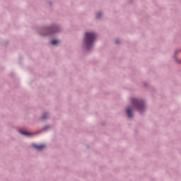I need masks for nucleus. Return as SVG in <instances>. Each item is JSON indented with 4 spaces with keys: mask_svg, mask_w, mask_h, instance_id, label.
I'll return each instance as SVG.
<instances>
[{
    "mask_svg": "<svg viewBox=\"0 0 181 181\" xmlns=\"http://www.w3.org/2000/svg\"><path fill=\"white\" fill-rule=\"evenodd\" d=\"M115 43H118V40H116Z\"/></svg>",
    "mask_w": 181,
    "mask_h": 181,
    "instance_id": "obj_10",
    "label": "nucleus"
},
{
    "mask_svg": "<svg viewBox=\"0 0 181 181\" xmlns=\"http://www.w3.org/2000/svg\"><path fill=\"white\" fill-rule=\"evenodd\" d=\"M51 44L53 45V46H56V45L59 44V40H53L51 41Z\"/></svg>",
    "mask_w": 181,
    "mask_h": 181,
    "instance_id": "obj_6",
    "label": "nucleus"
},
{
    "mask_svg": "<svg viewBox=\"0 0 181 181\" xmlns=\"http://www.w3.org/2000/svg\"><path fill=\"white\" fill-rule=\"evenodd\" d=\"M103 14L101 13H98V15H97V18H98V19H100V18H101V16H102Z\"/></svg>",
    "mask_w": 181,
    "mask_h": 181,
    "instance_id": "obj_8",
    "label": "nucleus"
},
{
    "mask_svg": "<svg viewBox=\"0 0 181 181\" xmlns=\"http://www.w3.org/2000/svg\"><path fill=\"white\" fill-rule=\"evenodd\" d=\"M132 103L134 107H136L139 112L145 110V104L143 102L138 100V99H132Z\"/></svg>",
    "mask_w": 181,
    "mask_h": 181,
    "instance_id": "obj_2",
    "label": "nucleus"
},
{
    "mask_svg": "<svg viewBox=\"0 0 181 181\" xmlns=\"http://www.w3.org/2000/svg\"><path fill=\"white\" fill-rule=\"evenodd\" d=\"M127 114L129 117V118H132V108L129 107L127 109Z\"/></svg>",
    "mask_w": 181,
    "mask_h": 181,
    "instance_id": "obj_4",
    "label": "nucleus"
},
{
    "mask_svg": "<svg viewBox=\"0 0 181 181\" xmlns=\"http://www.w3.org/2000/svg\"><path fill=\"white\" fill-rule=\"evenodd\" d=\"M32 146L33 148H35V149H37L38 151H42V149H45V148H46V145L45 144L37 145V144H33Z\"/></svg>",
    "mask_w": 181,
    "mask_h": 181,
    "instance_id": "obj_3",
    "label": "nucleus"
},
{
    "mask_svg": "<svg viewBox=\"0 0 181 181\" xmlns=\"http://www.w3.org/2000/svg\"><path fill=\"white\" fill-rule=\"evenodd\" d=\"M97 38V35L94 33H86L84 37V43L87 49H90L93 43L94 40Z\"/></svg>",
    "mask_w": 181,
    "mask_h": 181,
    "instance_id": "obj_1",
    "label": "nucleus"
},
{
    "mask_svg": "<svg viewBox=\"0 0 181 181\" xmlns=\"http://www.w3.org/2000/svg\"><path fill=\"white\" fill-rule=\"evenodd\" d=\"M20 134H21L22 135H25L26 136H30V135H32L33 134L32 133H29L28 132H25V131H22V130H20L19 131Z\"/></svg>",
    "mask_w": 181,
    "mask_h": 181,
    "instance_id": "obj_5",
    "label": "nucleus"
},
{
    "mask_svg": "<svg viewBox=\"0 0 181 181\" xmlns=\"http://www.w3.org/2000/svg\"><path fill=\"white\" fill-rule=\"evenodd\" d=\"M48 128H50V127L46 126V127H45V131H47V129H48Z\"/></svg>",
    "mask_w": 181,
    "mask_h": 181,
    "instance_id": "obj_9",
    "label": "nucleus"
},
{
    "mask_svg": "<svg viewBox=\"0 0 181 181\" xmlns=\"http://www.w3.org/2000/svg\"><path fill=\"white\" fill-rule=\"evenodd\" d=\"M46 118H47V114L45 113V114L42 115V119H46Z\"/></svg>",
    "mask_w": 181,
    "mask_h": 181,
    "instance_id": "obj_7",
    "label": "nucleus"
}]
</instances>
